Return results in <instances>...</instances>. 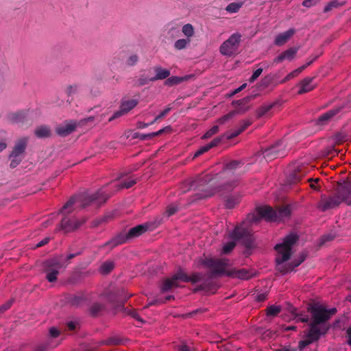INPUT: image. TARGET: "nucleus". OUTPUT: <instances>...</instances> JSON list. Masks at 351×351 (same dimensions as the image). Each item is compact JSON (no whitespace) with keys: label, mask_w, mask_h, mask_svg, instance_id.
<instances>
[{"label":"nucleus","mask_w":351,"mask_h":351,"mask_svg":"<svg viewBox=\"0 0 351 351\" xmlns=\"http://www.w3.org/2000/svg\"><path fill=\"white\" fill-rule=\"evenodd\" d=\"M308 311L311 314L309 330L299 342V349L303 350L308 345L319 339L322 335L329 329L327 322L337 312L336 308H327L324 304L315 303L312 304Z\"/></svg>","instance_id":"obj_1"},{"label":"nucleus","mask_w":351,"mask_h":351,"mask_svg":"<svg viewBox=\"0 0 351 351\" xmlns=\"http://www.w3.org/2000/svg\"><path fill=\"white\" fill-rule=\"evenodd\" d=\"M298 239L297 234L291 233L285 238L282 243L277 244L275 246V249L278 253L276 258L277 269L282 274L291 271L304 261V257L301 256L299 260L294 261L291 264L287 265L285 263V262L290 258L292 247Z\"/></svg>","instance_id":"obj_2"},{"label":"nucleus","mask_w":351,"mask_h":351,"mask_svg":"<svg viewBox=\"0 0 351 351\" xmlns=\"http://www.w3.org/2000/svg\"><path fill=\"white\" fill-rule=\"evenodd\" d=\"M228 262L226 258H206L204 263L211 269L213 275H225L241 280H247L254 275L253 270L244 268L229 269Z\"/></svg>","instance_id":"obj_3"},{"label":"nucleus","mask_w":351,"mask_h":351,"mask_svg":"<svg viewBox=\"0 0 351 351\" xmlns=\"http://www.w3.org/2000/svg\"><path fill=\"white\" fill-rule=\"evenodd\" d=\"M341 202H345L348 205L351 204V182H350L339 184L334 195L322 197L318 208L322 211H326L336 208Z\"/></svg>","instance_id":"obj_4"},{"label":"nucleus","mask_w":351,"mask_h":351,"mask_svg":"<svg viewBox=\"0 0 351 351\" xmlns=\"http://www.w3.org/2000/svg\"><path fill=\"white\" fill-rule=\"evenodd\" d=\"M108 197L103 190L89 195L82 193L71 197L59 211L60 213L67 215L71 213L75 208H84L93 202H97L99 204L104 202Z\"/></svg>","instance_id":"obj_5"},{"label":"nucleus","mask_w":351,"mask_h":351,"mask_svg":"<svg viewBox=\"0 0 351 351\" xmlns=\"http://www.w3.org/2000/svg\"><path fill=\"white\" fill-rule=\"evenodd\" d=\"M256 215H253L250 221L251 223H256L261 219H265L269 221H280L290 215L289 206L279 208L277 210H273L270 206H262L256 208Z\"/></svg>","instance_id":"obj_6"},{"label":"nucleus","mask_w":351,"mask_h":351,"mask_svg":"<svg viewBox=\"0 0 351 351\" xmlns=\"http://www.w3.org/2000/svg\"><path fill=\"white\" fill-rule=\"evenodd\" d=\"M231 240L226 243L221 250V254H229L235 247L236 241L241 240L247 247H251L253 243V237L250 231L243 226L236 227L228 235Z\"/></svg>","instance_id":"obj_7"},{"label":"nucleus","mask_w":351,"mask_h":351,"mask_svg":"<svg viewBox=\"0 0 351 351\" xmlns=\"http://www.w3.org/2000/svg\"><path fill=\"white\" fill-rule=\"evenodd\" d=\"M75 255L71 254L66 258L63 256L55 257L46 261L44 263V271L46 274V278L50 282H55L60 269L65 267L66 261L73 258Z\"/></svg>","instance_id":"obj_8"},{"label":"nucleus","mask_w":351,"mask_h":351,"mask_svg":"<svg viewBox=\"0 0 351 351\" xmlns=\"http://www.w3.org/2000/svg\"><path fill=\"white\" fill-rule=\"evenodd\" d=\"M202 278L203 276L201 274L196 273L188 276L185 273L180 271L171 278H167L164 280L161 286V291L162 292H166L171 290L172 288L179 287V281L197 283L201 282Z\"/></svg>","instance_id":"obj_9"},{"label":"nucleus","mask_w":351,"mask_h":351,"mask_svg":"<svg viewBox=\"0 0 351 351\" xmlns=\"http://www.w3.org/2000/svg\"><path fill=\"white\" fill-rule=\"evenodd\" d=\"M241 40V34H232L219 47V52L225 56L230 57L238 53Z\"/></svg>","instance_id":"obj_10"},{"label":"nucleus","mask_w":351,"mask_h":351,"mask_svg":"<svg viewBox=\"0 0 351 351\" xmlns=\"http://www.w3.org/2000/svg\"><path fill=\"white\" fill-rule=\"evenodd\" d=\"M148 229L147 224L138 225L130 229L126 236L119 235L111 241L106 243V245H110L114 247L118 245L123 243L128 239L134 238L141 235Z\"/></svg>","instance_id":"obj_11"},{"label":"nucleus","mask_w":351,"mask_h":351,"mask_svg":"<svg viewBox=\"0 0 351 351\" xmlns=\"http://www.w3.org/2000/svg\"><path fill=\"white\" fill-rule=\"evenodd\" d=\"M28 143V138L23 137L19 139L10 153L9 158L11 160L10 167L12 168L16 167L21 162L23 159V154L25 152Z\"/></svg>","instance_id":"obj_12"},{"label":"nucleus","mask_w":351,"mask_h":351,"mask_svg":"<svg viewBox=\"0 0 351 351\" xmlns=\"http://www.w3.org/2000/svg\"><path fill=\"white\" fill-rule=\"evenodd\" d=\"M282 143L278 142L265 149L263 152V156L267 160H271L276 158L283 157L285 155Z\"/></svg>","instance_id":"obj_13"},{"label":"nucleus","mask_w":351,"mask_h":351,"mask_svg":"<svg viewBox=\"0 0 351 351\" xmlns=\"http://www.w3.org/2000/svg\"><path fill=\"white\" fill-rule=\"evenodd\" d=\"M282 143L278 142L265 149L263 152V156L267 160H271L276 158L283 157L285 155Z\"/></svg>","instance_id":"obj_14"},{"label":"nucleus","mask_w":351,"mask_h":351,"mask_svg":"<svg viewBox=\"0 0 351 351\" xmlns=\"http://www.w3.org/2000/svg\"><path fill=\"white\" fill-rule=\"evenodd\" d=\"M138 104V101L136 99H123L119 110L117 111L114 113L112 117L110 119H116L118 118L123 114H127L128 112H130L131 110L134 108L137 104Z\"/></svg>","instance_id":"obj_15"},{"label":"nucleus","mask_w":351,"mask_h":351,"mask_svg":"<svg viewBox=\"0 0 351 351\" xmlns=\"http://www.w3.org/2000/svg\"><path fill=\"white\" fill-rule=\"evenodd\" d=\"M77 123L75 121H65L56 128V133L60 136H66L72 133L77 128Z\"/></svg>","instance_id":"obj_16"},{"label":"nucleus","mask_w":351,"mask_h":351,"mask_svg":"<svg viewBox=\"0 0 351 351\" xmlns=\"http://www.w3.org/2000/svg\"><path fill=\"white\" fill-rule=\"evenodd\" d=\"M85 221L86 219L84 218L81 219H77L75 218L69 219L67 217H64L62 220L60 227L64 232H71L80 227L81 225L85 223Z\"/></svg>","instance_id":"obj_17"},{"label":"nucleus","mask_w":351,"mask_h":351,"mask_svg":"<svg viewBox=\"0 0 351 351\" xmlns=\"http://www.w3.org/2000/svg\"><path fill=\"white\" fill-rule=\"evenodd\" d=\"M295 33L293 28H291L286 32L279 34L274 40V44L277 46L285 45Z\"/></svg>","instance_id":"obj_18"},{"label":"nucleus","mask_w":351,"mask_h":351,"mask_svg":"<svg viewBox=\"0 0 351 351\" xmlns=\"http://www.w3.org/2000/svg\"><path fill=\"white\" fill-rule=\"evenodd\" d=\"M297 51H298L297 48H293V47L289 48L287 50L282 52V53H280L279 56H278L274 59V62L279 63L285 60H287L289 61L292 60L295 58V56L297 53Z\"/></svg>","instance_id":"obj_19"},{"label":"nucleus","mask_w":351,"mask_h":351,"mask_svg":"<svg viewBox=\"0 0 351 351\" xmlns=\"http://www.w3.org/2000/svg\"><path fill=\"white\" fill-rule=\"evenodd\" d=\"M252 123V121L250 120H243L242 121L239 126L237 129H236L234 131H230L227 132L225 134V136L227 139H231L236 136H237L239 134H240L242 132H243L248 126H250Z\"/></svg>","instance_id":"obj_20"},{"label":"nucleus","mask_w":351,"mask_h":351,"mask_svg":"<svg viewBox=\"0 0 351 351\" xmlns=\"http://www.w3.org/2000/svg\"><path fill=\"white\" fill-rule=\"evenodd\" d=\"M341 107L335 108L320 115L317 119L318 124L324 125L328 121H329L333 117L341 111Z\"/></svg>","instance_id":"obj_21"},{"label":"nucleus","mask_w":351,"mask_h":351,"mask_svg":"<svg viewBox=\"0 0 351 351\" xmlns=\"http://www.w3.org/2000/svg\"><path fill=\"white\" fill-rule=\"evenodd\" d=\"M156 75L149 78V81L154 82L159 80H164L170 75V71L168 69H163L160 66H156L153 68Z\"/></svg>","instance_id":"obj_22"},{"label":"nucleus","mask_w":351,"mask_h":351,"mask_svg":"<svg viewBox=\"0 0 351 351\" xmlns=\"http://www.w3.org/2000/svg\"><path fill=\"white\" fill-rule=\"evenodd\" d=\"M313 77H306L300 83L299 86L300 87L298 90V94L302 95L305 93H308L312 90H313L315 87V85L313 83Z\"/></svg>","instance_id":"obj_23"},{"label":"nucleus","mask_w":351,"mask_h":351,"mask_svg":"<svg viewBox=\"0 0 351 351\" xmlns=\"http://www.w3.org/2000/svg\"><path fill=\"white\" fill-rule=\"evenodd\" d=\"M27 114L23 111L15 112L8 115V119L14 123H20L25 121Z\"/></svg>","instance_id":"obj_24"},{"label":"nucleus","mask_w":351,"mask_h":351,"mask_svg":"<svg viewBox=\"0 0 351 351\" xmlns=\"http://www.w3.org/2000/svg\"><path fill=\"white\" fill-rule=\"evenodd\" d=\"M276 102L267 103L261 106L256 110V114L258 117H262L267 116L271 110L276 106Z\"/></svg>","instance_id":"obj_25"},{"label":"nucleus","mask_w":351,"mask_h":351,"mask_svg":"<svg viewBox=\"0 0 351 351\" xmlns=\"http://www.w3.org/2000/svg\"><path fill=\"white\" fill-rule=\"evenodd\" d=\"M192 75H184L183 77L171 76L169 77L165 82V85L171 86L179 84L184 81L188 80Z\"/></svg>","instance_id":"obj_26"},{"label":"nucleus","mask_w":351,"mask_h":351,"mask_svg":"<svg viewBox=\"0 0 351 351\" xmlns=\"http://www.w3.org/2000/svg\"><path fill=\"white\" fill-rule=\"evenodd\" d=\"M34 134L38 138H43L49 137L51 134V132L48 126L40 125L36 128Z\"/></svg>","instance_id":"obj_27"},{"label":"nucleus","mask_w":351,"mask_h":351,"mask_svg":"<svg viewBox=\"0 0 351 351\" xmlns=\"http://www.w3.org/2000/svg\"><path fill=\"white\" fill-rule=\"evenodd\" d=\"M210 180L211 178L209 175L200 176L195 180L191 182V188H196L199 186L204 185L205 183Z\"/></svg>","instance_id":"obj_28"},{"label":"nucleus","mask_w":351,"mask_h":351,"mask_svg":"<svg viewBox=\"0 0 351 351\" xmlns=\"http://www.w3.org/2000/svg\"><path fill=\"white\" fill-rule=\"evenodd\" d=\"M114 268V263L112 261H106L101 264L99 271L103 274L110 273Z\"/></svg>","instance_id":"obj_29"},{"label":"nucleus","mask_w":351,"mask_h":351,"mask_svg":"<svg viewBox=\"0 0 351 351\" xmlns=\"http://www.w3.org/2000/svg\"><path fill=\"white\" fill-rule=\"evenodd\" d=\"M311 63V62L307 63L305 65H303L300 67H299L298 69L293 71L292 72H291L290 73H289L286 77L283 80L282 82H285L286 81H288L292 78H294L296 76H298L304 69H305L307 66L310 65Z\"/></svg>","instance_id":"obj_30"},{"label":"nucleus","mask_w":351,"mask_h":351,"mask_svg":"<svg viewBox=\"0 0 351 351\" xmlns=\"http://www.w3.org/2000/svg\"><path fill=\"white\" fill-rule=\"evenodd\" d=\"M191 43L189 38H181L176 40L174 43V47L176 49L182 50L185 49Z\"/></svg>","instance_id":"obj_31"},{"label":"nucleus","mask_w":351,"mask_h":351,"mask_svg":"<svg viewBox=\"0 0 351 351\" xmlns=\"http://www.w3.org/2000/svg\"><path fill=\"white\" fill-rule=\"evenodd\" d=\"M243 5V3L242 2L231 3L226 6V10L229 13H237L239 11Z\"/></svg>","instance_id":"obj_32"},{"label":"nucleus","mask_w":351,"mask_h":351,"mask_svg":"<svg viewBox=\"0 0 351 351\" xmlns=\"http://www.w3.org/2000/svg\"><path fill=\"white\" fill-rule=\"evenodd\" d=\"M183 34L186 36V38H191L194 35V28L192 25L188 23L184 25L182 28Z\"/></svg>","instance_id":"obj_33"},{"label":"nucleus","mask_w":351,"mask_h":351,"mask_svg":"<svg viewBox=\"0 0 351 351\" xmlns=\"http://www.w3.org/2000/svg\"><path fill=\"white\" fill-rule=\"evenodd\" d=\"M307 172L306 170H304L302 169H299L298 171L293 173L290 176V180L291 182L293 183H296L301 180L302 179V174L304 175Z\"/></svg>","instance_id":"obj_34"},{"label":"nucleus","mask_w":351,"mask_h":351,"mask_svg":"<svg viewBox=\"0 0 351 351\" xmlns=\"http://www.w3.org/2000/svg\"><path fill=\"white\" fill-rule=\"evenodd\" d=\"M239 112V110H233L227 114H225L224 116L221 117L217 120V123L219 124H223L230 119H232L236 114H237Z\"/></svg>","instance_id":"obj_35"},{"label":"nucleus","mask_w":351,"mask_h":351,"mask_svg":"<svg viewBox=\"0 0 351 351\" xmlns=\"http://www.w3.org/2000/svg\"><path fill=\"white\" fill-rule=\"evenodd\" d=\"M280 307L276 305H271L267 308V316H276L280 312Z\"/></svg>","instance_id":"obj_36"},{"label":"nucleus","mask_w":351,"mask_h":351,"mask_svg":"<svg viewBox=\"0 0 351 351\" xmlns=\"http://www.w3.org/2000/svg\"><path fill=\"white\" fill-rule=\"evenodd\" d=\"M239 202V199L238 197H230L227 199L226 206L228 208H232L235 205H237Z\"/></svg>","instance_id":"obj_37"},{"label":"nucleus","mask_w":351,"mask_h":351,"mask_svg":"<svg viewBox=\"0 0 351 351\" xmlns=\"http://www.w3.org/2000/svg\"><path fill=\"white\" fill-rule=\"evenodd\" d=\"M138 60V57L136 54H132L130 55L126 60L125 64L128 66H132L135 65Z\"/></svg>","instance_id":"obj_38"},{"label":"nucleus","mask_w":351,"mask_h":351,"mask_svg":"<svg viewBox=\"0 0 351 351\" xmlns=\"http://www.w3.org/2000/svg\"><path fill=\"white\" fill-rule=\"evenodd\" d=\"M136 183L135 180L134 179H129L128 181L123 182L121 184H119V189H129L132 187L134 184Z\"/></svg>","instance_id":"obj_39"},{"label":"nucleus","mask_w":351,"mask_h":351,"mask_svg":"<svg viewBox=\"0 0 351 351\" xmlns=\"http://www.w3.org/2000/svg\"><path fill=\"white\" fill-rule=\"evenodd\" d=\"M219 131V127L217 125H214L212 128H210L208 131H207L204 135V138H208L215 134Z\"/></svg>","instance_id":"obj_40"},{"label":"nucleus","mask_w":351,"mask_h":351,"mask_svg":"<svg viewBox=\"0 0 351 351\" xmlns=\"http://www.w3.org/2000/svg\"><path fill=\"white\" fill-rule=\"evenodd\" d=\"M214 193H215V192L213 191H207L204 190V191L202 193L195 194V196H196L195 199H200L206 198V197L213 195Z\"/></svg>","instance_id":"obj_41"},{"label":"nucleus","mask_w":351,"mask_h":351,"mask_svg":"<svg viewBox=\"0 0 351 351\" xmlns=\"http://www.w3.org/2000/svg\"><path fill=\"white\" fill-rule=\"evenodd\" d=\"M262 72H263V69H262L260 68V69H256L253 73V74L251 76V77L250 78V82H253L255 80H256L261 75Z\"/></svg>","instance_id":"obj_42"},{"label":"nucleus","mask_w":351,"mask_h":351,"mask_svg":"<svg viewBox=\"0 0 351 351\" xmlns=\"http://www.w3.org/2000/svg\"><path fill=\"white\" fill-rule=\"evenodd\" d=\"M171 109V108L170 107L166 108L154 119V121H157L158 119L165 117L170 112Z\"/></svg>","instance_id":"obj_43"},{"label":"nucleus","mask_w":351,"mask_h":351,"mask_svg":"<svg viewBox=\"0 0 351 351\" xmlns=\"http://www.w3.org/2000/svg\"><path fill=\"white\" fill-rule=\"evenodd\" d=\"M170 130H171L170 126H167V127H165L157 132L149 133V135L152 136L153 137H155V136H159V135L162 134L163 132H165L166 131H169Z\"/></svg>","instance_id":"obj_44"},{"label":"nucleus","mask_w":351,"mask_h":351,"mask_svg":"<svg viewBox=\"0 0 351 351\" xmlns=\"http://www.w3.org/2000/svg\"><path fill=\"white\" fill-rule=\"evenodd\" d=\"M178 210V207L176 205L171 204L168 206L167 213L168 216H171L176 213V212Z\"/></svg>","instance_id":"obj_45"},{"label":"nucleus","mask_w":351,"mask_h":351,"mask_svg":"<svg viewBox=\"0 0 351 351\" xmlns=\"http://www.w3.org/2000/svg\"><path fill=\"white\" fill-rule=\"evenodd\" d=\"M319 0H304L302 3V5L304 7L310 8L311 6L315 5Z\"/></svg>","instance_id":"obj_46"},{"label":"nucleus","mask_w":351,"mask_h":351,"mask_svg":"<svg viewBox=\"0 0 351 351\" xmlns=\"http://www.w3.org/2000/svg\"><path fill=\"white\" fill-rule=\"evenodd\" d=\"M209 149H210V147L208 146V145L203 146L196 152L195 156H199L202 155V154L206 152Z\"/></svg>","instance_id":"obj_47"},{"label":"nucleus","mask_w":351,"mask_h":351,"mask_svg":"<svg viewBox=\"0 0 351 351\" xmlns=\"http://www.w3.org/2000/svg\"><path fill=\"white\" fill-rule=\"evenodd\" d=\"M307 181L308 182H310V186L315 189V190H317L318 188L317 186L315 185V184H317L319 181V178H315V179H313V178H308L307 180Z\"/></svg>","instance_id":"obj_48"},{"label":"nucleus","mask_w":351,"mask_h":351,"mask_svg":"<svg viewBox=\"0 0 351 351\" xmlns=\"http://www.w3.org/2000/svg\"><path fill=\"white\" fill-rule=\"evenodd\" d=\"M222 137H217L214 138L210 143L208 144V146L211 149L212 147L217 146L221 141Z\"/></svg>","instance_id":"obj_49"},{"label":"nucleus","mask_w":351,"mask_h":351,"mask_svg":"<svg viewBox=\"0 0 351 351\" xmlns=\"http://www.w3.org/2000/svg\"><path fill=\"white\" fill-rule=\"evenodd\" d=\"M49 334H50L51 337L55 338V337H58L60 335V332L57 328L52 327L49 330Z\"/></svg>","instance_id":"obj_50"},{"label":"nucleus","mask_w":351,"mask_h":351,"mask_svg":"<svg viewBox=\"0 0 351 351\" xmlns=\"http://www.w3.org/2000/svg\"><path fill=\"white\" fill-rule=\"evenodd\" d=\"M12 304V302L11 300L7 302L5 304H3L0 306V313H3L7 309H8Z\"/></svg>","instance_id":"obj_51"},{"label":"nucleus","mask_w":351,"mask_h":351,"mask_svg":"<svg viewBox=\"0 0 351 351\" xmlns=\"http://www.w3.org/2000/svg\"><path fill=\"white\" fill-rule=\"evenodd\" d=\"M239 165V162L237 161H232L227 165L226 169L227 170H232L234 169Z\"/></svg>","instance_id":"obj_52"},{"label":"nucleus","mask_w":351,"mask_h":351,"mask_svg":"<svg viewBox=\"0 0 351 351\" xmlns=\"http://www.w3.org/2000/svg\"><path fill=\"white\" fill-rule=\"evenodd\" d=\"M337 2L336 1H332L329 3L324 8V12H328L330 11L332 8L337 7Z\"/></svg>","instance_id":"obj_53"},{"label":"nucleus","mask_w":351,"mask_h":351,"mask_svg":"<svg viewBox=\"0 0 351 351\" xmlns=\"http://www.w3.org/2000/svg\"><path fill=\"white\" fill-rule=\"evenodd\" d=\"M178 348L179 351H193L192 349L185 343L178 346Z\"/></svg>","instance_id":"obj_54"},{"label":"nucleus","mask_w":351,"mask_h":351,"mask_svg":"<svg viewBox=\"0 0 351 351\" xmlns=\"http://www.w3.org/2000/svg\"><path fill=\"white\" fill-rule=\"evenodd\" d=\"M77 322H75V321H71V322H69L68 324H67V326H68V328L70 330H75L77 325Z\"/></svg>","instance_id":"obj_55"},{"label":"nucleus","mask_w":351,"mask_h":351,"mask_svg":"<svg viewBox=\"0 0 351 351\" xmlns=\"http://www.w3.org/2000/svg\"><path fill=\"white\" fill-rule=\"evenodd\" d=\"M108 343L113 344V345H118L121 343V340L117 338H111L108 340Z\"/></svg>","instance_id":"obj_56"},{"label":"nucleus","mask_w":351,"mask_h":351,"mask_svg":"<svg viewBox=\"0 0 351 351\" xmlns=\"http://www.w3.org/2000/svg\"><path fill=\"white\" fill-rule=\"evenodd\" d=\"M77 90V86H70L67 88V93L69 95H71L74 93H75Z\"/></svg>","instance_id":"obj_57"},{"label":"nucleus","mask_w":351,"mask_h":351,"mask_svg":"<svg viewBox=\"0 0 351 351\" xmlns=\"http://www.w3.org/2000/svg\"><path fill=\"white\" fill-rule=\"evenodd\" d=\"M101 308L102 306L101 304H95L92 307V311H93V313H96L97 312L99 311Z\"/></svg>","instance_id":"obj_58"},{"label":"nucleus","mask_w":351,"mask_h":351,"mask_svg":"<svg viewBox=\"0 0 351 351\" xmlns=\"http://www.w3.org/2000/svg\"><path fill=\"white\" fill-rule=\"evenodd\" d=\"M82 299H83V298H82V297H81V296H75V297H74V298H73V301H72V302H73V304H74L78 305V304H80L81 300H82Z\"/></svg>","instance_id":"obj_59"},{"label":"nucleus","mask_w":351,"mask_h":351,"mask_svg":"<svg viewBox=\"0 0 351 351\" xmlns=\"http://www.w3.org/2000/svg\"><path fill=\"white\" fill-rule=\"evenodd\" d=\"M49 238H45L43 240H42L41 241H40L39 243H38L36 244V247H42V246L45 245V244H47L49 242Z\"/></svg>","instance_id":"obj_60"},{"label":"nucleus","mask_w":351,"mask_h":351,"mask_svg":"<svg viewBox=\"0 0 351 351\" xmlns=\"http://www.w3.org/2000/svg\"><path fill=\"white\" fill-rule=\"evenodd\" d=\"M299 320H300L302 322H307L309 319L307 315H300L298 318Z\"/></svg>","instance_id":"obj_61"},{"label":"nucleus","mask_w":351,"mask_h":351,"mask_svg":"<svg viewBox=\"0 0 351 351\" xmlns=\"http://www.w3.org/2000/svg\"><path fill=\"white\" fill-rule=\"evenodd\" d=\"M347 335H348V343L349 345L351 346V328H348L347 330Z\"/></svg>","instance_id":"obj_62"},{"label":"nucleus","mask_w":351,"mask_h":351,"mask_svg":"<svg viewBox=\"0 0 351 351\" xmlns=\"http://www.w3.org/2000/svg\"><path fill=\"white\" fill-rule=\"evenodd\" d=\"M153 138V136H150L149 133V134H142L141 136V139H142V140L149 139V138Z\"/></svg>","instance_id":"obj_63"},{"label":"nucleus","mask_w":351,"mask_h":351,"mask_svg":"<svg viewBox=\"0 0 351 351\" xmlns=\"http://www.w3.org/2000/svg\"><path fill=\"white\" fill-rule=\"evenodd\" d=\"M7 147V144L5 142H0V152Z\"/></svg>","instance_id":"obj_64"}]
</instances>
